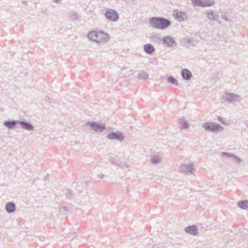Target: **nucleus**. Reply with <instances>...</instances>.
<instances>
[{
	"instance_id": "9",
	"label": "nucleus",
	"mask_w": 248,
	"mask_h": 248,
	"mask_svg": "<svg viewBox=\"0 0 248 248\" xmlns=\"http://www.w3.org/2000/svg\"><path fill=\"white\" fill-rule=\"evenodd\" d=\"M207 18L211 21H217L219 24L221 23V21L218 20L219 16L217 12L209 10L207 12Z\"/></svg>"
},
{
	"instance_id": "5",
	"label": "nucleus",
	"mask_w": 248,
	"mask_h": 248,
	"mask_svg": "<svg viewBox=\"0 0 248 248\" xmlns=\"http://www.w3.org/2000/svg\"><path fill=\"white\" fill-rule=\"evenodd\" d=\"M105 16L108 20L112 22L117 21L119 18L118 13L116 10L112 9H107Z\"/></svg>"
},
{
	"instance_id": "17",
	"label": "nucleus",
	"mask_w": 248,
	"mask_h": 248,
	"mask_svg": "<svg viewBox=\"0 0 248 248\" xmlns=\"http://www.w3.org/2000/svg\"><path fill=\"white\" fill-rule=\"evenodd\" d=\"M16 209V204L12 202H9L6 203L5 205V210L8 214L14 213Z\"/></svg>"
},
{
	"instance_id": "14",
	"label": "nucleus",
	"mask_w": 248,
	"mask_h": 248,
	"mask_svg": "<svg viewBox=\"0 0 248 248\" xmlns=\"http://www.w3.org/2000/svg\"><path fill=\"white\" fill-rule=\"evenodd\" d=\"M185 231L187 233L194 235H196L198 233V229L197 226L195 225L186 227L185 229Z\"/></svg>"
},
{
	"instance_id": "8",
	"label": "nucleus",
	"mask_w": 248,
	"mask_h": 248,
	"mask_svg": "<svg viewBox=\"0 0 248 248\" xmlns=\"http://www.w3.org/2000/svg\"><path fill=\"white\" fill-rule=\"evenodd\" d=\"M107 138L110 140H116L119 141H123L124 139V136L122 132L120 131L111 132L107 135Z\"/></svg>"
},
{
	"instance_id": "12",
	"label": "nucleus",
	"mask_w": 248,
	"mask_h": 248,
	"mask_svg": "<svg viewBox=\"0 0 248 248\" xmlns=\"http://www.w3.org/2000/svg\"><path fill=\"white\" fill-rule=\"evenodd\" d=\"M20 126L25 130L31 131L33 129V125L30 122H27L24 120L19 121Z\"/></svg>"
},
{
	"instance_id": "22",
	"label": "nucleus",
	"mask_w": 248,
	"mask_h": 248,
	"mask_svg": "<svg viewBox=\"0 0 248 248\" xmlns=\"http://www.w3.org/2000/svg\"><path fill=\"white\" fill-rule=\"evenodd\" d=\"M137 78L139 79H146L148 78V75L144 71H140L139 73Z\"/></svg>"
},
{
	"instance_id": "35",
	"label": "nucleus",
	"mask_w": 248,
	"mask_h": 248,
	"mask_svg": "<svg viewBox=\"0 0 248 248\" xmlns=\"http://www.w3.org/2000/svg\"><path fill=\"white\" fill-rule=\"evenodd\" d=\"M110 161H111V162L113 164H115L116 165H117V166H119V165L117 163L115 162V161L113 159V158H112V159L111 158Z\"/></svg>"
},
{
	"instance_id": "34",
	"label": "nucleus",
	"mask_w": 248,
	"mask_h": 248,
	"mask_svg": "<svg viewBox=\"0 0 248 248\" xmlns=\"http://www.w3.org/2000/svg\"><path fill=\"white\" fill-rule=\"evenodd\" d=\"M222 18L225 20V21H228L229 20V18H228V17L225 16V15H222Z\"/></svg>"
},
{
	"instance_id": "2",
	"label": "nucleus",
	"mask_w": 248,
	"mask_h": 248,
	"mask_svg": "<svg viewBox=\"0 0 248 248\" xmlns=\"http://www.w3.org/2000/svg\"><path fill=\"white\" fill-rule=\"evenodd\" d=\"M202 127L207 131L214 133H218L223 130V127L220 124L213 122H205L203 123Z\"/></svg>"
},
{
	"instance_id": "36",
	"label": "nucleus",
	"mask_w": 248,
	"mask_h": 248,
	"mask_svg": "<svg viewBox=\"0 0 248 248\" xmlns=\"http://www.w3.org/2000/svg\"><path fill=\"white\" fill-rule=\"evenodd\" d=\"M98 177L100 179H102L104 177V175L102 174H100L98 175Z\"/></svg>"
},
{
	"instance_id": "28",
	"label": "nucleus",
	"mask_w": 248,
	"mask_h": 248,
	"mask_svg": "<svg viewBox=\"0 0 248 248\" xmlns=\"http://www.w3.org/2000/svg\"><path fill=\"white\" fill-rule=\"evenodd\" d=\"M152 38L154 41H161L162 40L160 35L157 34H155L152 35Z\"/></svg>"
},
{
	"instance_id": "19",
	"label": "nucleus",
	"mask_w": 248,
	"mask_h": 248,
	"mask_svg": "<svg viewBox=\"0 0 248 248\" xmlns=\"http://www.w3.org/2000/svg\"><path fill=\"white\" fill-rule=\"evenodd\" d=\"M179 124L181 129H186L188 128L189 125L185 117L179 119Z\"/></svg>"
},
{
	"instance_id": "15",
	"label": "nucleus",
	"mask_w": 248,
	"mask_h": 248,
	"mask_svg": "<svg viewBox=\"0 0 248 248\" xmlns=\"http://www.w3.org/2000/svg\"><path fill=\"white\" fill-rule=\"evenodd\" d=\"M182 78L186 80H189L192 77V74L190 70L185 68L181 71V73Z\"/></svg>"
},
{
	"instance_id": "32",
	"label": "nucleus",
	"mask_w": 248,
	"mask_h": 248,
	"mask_svg": "<svg viewBox=\"0 0 248 248\" xmlns=\"http://www.w3.org/2000/svg\"><path fill=\"white\" fill-rule=\"evenodd\" d=\"M232 159L235 160L236 162H237V163H240L241 161V159L239 157H238L237 156H236L235 155H234V156H233Z\"/></svg>"
},
{
	"instance_id": "24",
	"label": "nucleus",
	"mask_w": 248,
	"mask_h": 248,
	"mask_svg": "<svg viewBox=\"0 0 248 248\" xmlns=\"http://www.w3.org/2000/svg\"><path fill=\"white\" fill-rule=\"evenodd\" d=\"M160 158L157 156H154L150 159V162L153 165H155L160 163Z\"/></svg>"
},
{
	"instance_id": "26",
	"label": "nucleus",
	"mask_w": 248,
	"mask_h": 248,
	"mask_svg": "<svg viewBox=\"0 0 248 248\" xmlns=\"http://www.w3.org/2000/svg\"><path fill=\"white\" fill-rule=\"evenodd\" d=\"M71 208L68 206H65L60 208V212L63 215H65L67 212H70Z\"/></svg>"
},
{
	"instance_id": "7",
	"label": "nucleus",
	"mask_w": 248,
	"mask_h": 248,
	"mask_svg": "<svg viewBox=\"0 0 248 248\" xmlns=\"http://www.w3.org/2000/svg\"><path fill=\"white\" fill-rule=\"evenodd\" d=\"M173 16L179 22L186 21L187 19V14L186 13L174 10L173 12Z\"/></svg>"
},
{
	"instance_id": "6",
	"label": "nucleus",
	"mask_w": 248,
	"mask_h": 248,
	"mask_svg": "<svg viewBox=\"0 0 248 248\" xmlns=\"http://www.w3.org/2000/svg\"><path fill=\"white\" fill-rule=\"evenodd\" d=\"M214 3L213 0H192V4L194 6L204 7L212 6Z\"/></svg>"
},
{
	"instance_id": "20",
	"label": "nucleus",
	"mask_w": 248,
	"mask_h": 248,
	"mask_svg": "<svg viewBox=\"0 0 248 248\" xmlns=\"http://www.w3.org/2000/svg\"><path fill=\"white\" fill-rule=\"evenodd\" d=\"M87 37L90 40L97 43V31H92L89 32Z\"/></svg>"
},
{
	"instance_id": "27",
	"label": "nucleus",
	"mask_w": 248,
	"mask_h": 248,
	"mask_svg": "<svg viewBox=\"0 0 248 248\" xmlns=\"http://www.w3.org/2000/svg\"><path fill=\"white\" fill-rule=\"evenodd\" d=\"M82 189L79 188V186H78V188L77 189L79 193H81L82 192L83 189H86L87 188V181H84L81 183Z\"/></svg>"
},
{
	"instance_id": "30",
	"label": "nucleus",
	"mask_w": 248,
	"mask_h": 248,
	"mask_svg": "<svg viewBox=\"0 0 248 248\" xmlns=\"http://www.w3.org/2000/svg\"><path fill=\"white\" fill-rule=\"evenodd\" d=\"M222 155L223 156H227L228 157L232 158V159L233 158V156H234V154H231V153H227V152H223L222 153Z\"/></svg>"
},
{
	"instance_id": "37",
	"label": "nucleus",
	"mask_w": 248,
	"mask_h": 248,
	"mask_svg": "<svg viewBox=\"0 0 248 248\" xmlns=\"http://www.w3.org/2000/svg\"><path fill=\"white\" fill-rule=\"evenodd\" d=\"M48 177H49V176L47 174V175H46L45 177V180H48Z\"/></svg>"
},
{
	"instance_id": "38",
	"label": "nucleus",
	"mask_w": 248,
	"mask_h": 248,
	"mask_svg": "<svg viewBox=\"0 0 248 248\" xmlns=\"http://www.w3.org/2000/svg\"><path fill=\"white\" fill-rule=\"evenodd\" d=\"M61 0H53V2H54L55 3H58V2H59Z\"/></svg>"
},
{
	"instance_id": "3",
	"label": "nucleus",
	"mask_w": 248,
	"mask_h": 248,
	"mask_svg": "<svg viewBox=\"0 0 248 248\" xmlns=\"http://www.w3.org/2000/svg\"><path fill=\"white\" fill-rule=\"evenodd\" d=\"M86 124L90 126L91 129L96 133L102 132L106 129V125L104 123L92 121L87 122Z\"/></svg>"
},
{
	"instance_id": "10",
	"label": "nucleus",
	"mask_w": 248,
	"mask_h": 248,
	"mask_svg": "<svg viewBox=\"0 0 248 248\" xmlns=\"http://www.w3.org/2000/svg\"><path fill=\"white\" fill-rule=\"evenodd\" d=\"M108 34L103 31H97V43L107 42L109 40Z\"/></svg>"
},
{
	"instance_id": "25",
	"label": "nucleus",
	"mask_w": 248,
	"mask_h": 248,
	"mask_svg": "<svg viewBox=\"0 0 248 248\" xmlns=\"http://www.w3.org/2000/svg\"><path fill=\"white\" fill-rule=\"evenodd\" d=\"M79 18V16L78 15V13L75 11H72L71 12L70 15L69 16V18L72 21H76Z\"/></svg>"
},
{
	"instance_id": "13",
	"label": "nucleus",
	"mask_w": 248,
	"mask_h": 248,
	"mask_svg": "<svg viewBox=\"0 0 248 248\" xmlns=\"http://www.w3.org/2000/svg\"><path fill=\"white\" fill-rule=\"evenodd\" d=\"M180 171L183 173H192L194 170L193 164L182 165L180 168Z\"/></svg>"
},
{
	"instance_id": "33",
	"label": "nucleus",
	"mask_w": 248,
	"mask_h": 248,
	"mask_svg": "<svg viewBox=\"0 0 248 248\" xmlns=\"http://www.w3.org/2000/svg\"><path fill=\"white\" fill-rule=\"evenodd\" d=\"M218 120L219 122L221 123L222 124H225V121L223 120V118L220 116L218 117Z\"/></svg>"
},
{
	"instance_id": "4",
	"label": "nucleus",
	"mask_w": 248,
	"mask_h": 248,
	"mask_svg": "<svg viewBox=\"0 0 248 248\" xmlns=\"http://www.w3.org/2000/svg\"><path fill=\"white\" fill-rule=\"evenodd\" d=\"M222 102H228L229 103L233 102L240 101V97L239 95L233 93H225L224 95L222 96Z\"/></svg>"
},
{
	"instance_id": "11",
	"label": "nucleus",
	"mask_w": 248,
	"mask_h": 248,
	"mask_svg": "<svg viewBox=\"0 0 248 248\" xmlns=\"http://www.w3.org/2000/svg\"><path fill=\"white\" fill-rule=\"evenodd\" d=\"M19 123L18 120H8L3 122V125L9 129H14L16 127Z\"/></svg>"
},
{
	"instance_id": "18",
	"label": "nucleus",
	"mask_w": 248,
	"mask_h": 248,
	"mask_svg": "<svg viewBox=\"0 0 248 248\" xmlns=\"http://www.w3.org/2000/svg\"><path fill=\"white\" fill-rule=\"evenodd\" d=\"M143 49L145 53L148 54H152L155 51L154 46L150 44L145 45L143 46Z\"/></svg>"
},
{
	"instance_id": "16",
	"label": "nucleus",
	"mask_w": 248,
	"mask_h": 248,
	"mask_svg": "<svg viewBox=\"0 0 248 248\" xmlns=\"http://www.w3.org/2000/svg\"><path fill=\"white\" fill-rule=\"evenodd\" d=\"M162 41L164 44L169 47H172L175 44V42L173 38L169 36L163 37Z\"/></svg>"
},
{
	"instance_id": "31",
	"label": "nucleus",
	"mask_w": 248,
	"mask_h": 248,
	"mask_svg": "<svg viewBox=\"0 0 248 248\" xmlns=\"http://www.w3.org/2000/svg\"><path fill=\"white\" fill-rule=\"evenodd\" d=\"M124 2L128 5H134L135 0H124Z\"/></svg>"
},
{
	"instance_id": "23",
	"label": "nucleus",
	"mask_w": 248,
	"mask_h": 248,
	"mask_svg": "<svg viewBox=\"0 0 248 248\" xmlns=\"http://www.w3.org/2000/svg\"><path fill=\"white\" fill-rule=\"evenodd\" d=\"M167 81L170 83H171V84H174L175 85H178V82L177 79L175 78L174 77H172L171 76H169L167 78Z\"/></svg>"
},
{
	"instance_id": "1",
	"label": "nucleus",
	"mask_w": 248,
	"mask_h": 248,
	"mask_svg": "<svg viewBox=\"0 0 248 248\" xmlns=\"http://www.w3.org/2000/svg\"><path fill=\"white\" fill-rule=\"evenodd\" d=\"M149 24L153 28L164 30L171 25L170 20L161 17H152L149 20Z\"/></svg>"
},
{
	"instance_id": "21",
	"label": "nucleus",
	"mask_w": 248,
	"mask_h": 248,
	"mask_svg": "<svg viewBox=\"0 0 248 248\" xmlns=\"http://www.w3.org/2000/svg\"><path fill=\"white\" fill-rule=\"evenodd\" d=\"M237 205L242 209H247L248 208V200H241L238 202Z\"/></svg>"
},
{
	"instance_id": "29",
	"label": "nucleus",
	"mask_w": 248,
	"mask_h": 248,
	"mask_svg": "<svg viewBox=\"0 0 248 248\" xmlns=\"http://www.w3.org/2000/svg\"><path fill=\"white\" fill-rule=\"evenodd\" d=\"M73 195V193L70 190H68L67 192L65 193L66 197L67 199H71Z\"/></svg>"
}]
</instances>
